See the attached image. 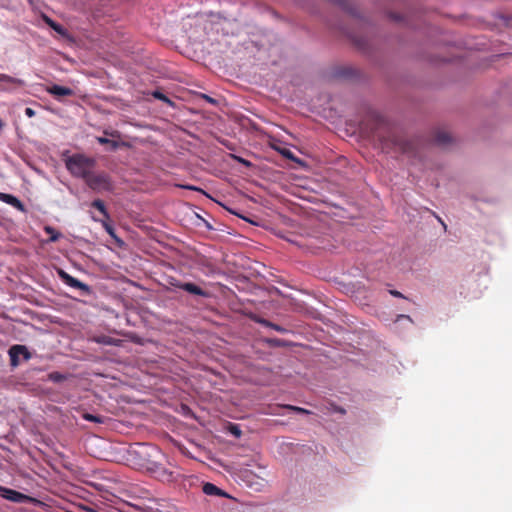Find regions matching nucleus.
<instances>
[{
	"label": "nucleus",
	"instance_id": "obj_1",
	"mask_svg": "<svg viewBox=\"0 0 512 512\" xmlns=\"http://www.w3.org/2000/svg\"><path fill=\"white\" fill-rule=\"evenodd\" d=\"M65 167L69 173L76 178L84 181L96 166V161L92 157H88L82 153H75L64 159Z\"/></svg>",
	"mask_w": 512,
	"mask_h": 512
},
{
	"label": "nucleus",
	"instance_id": "obj_2",
	"mask_svg": "<svg viewBox=\"0 0 512 512\" xmlns=\"http://www.w3.org/2000/svg\"><path fill=\"white\" fill-rule=\"evenodd\" d=\"M380 142L381 148L384 152H400L413 154L416 149V142L413 140H407L400 135L395 133H389L387 136H377Z\"/></svg>",
	"mask_w": 512,
	"mask_h": 512
},
{
	"label": "nucleus",
	"instance_id": "obj_3",
	"mask_svg": "<svg viewBox=\"0 0 512 512\" xmlns=\"http://www.w3.org/2000/svg\"><path fill=\"white\" fill-rule=\"evenodd\" d=\"M85 183L94 191H111L113 188L109 175L104 172L95 174L92 171L86 178Z\"/></svg>",
	"mask_w": 512,
	"mask_h": 512
},
{
	"label": "nucleus",
	"instance_id": "obj_4",
	"mask_svg": "<svg viewBox=\"0 0 512 512\" xmlns=\"http://www.w3.org/2000/svg\"><path fill=\"white\" fill-rule=\"evenodd\" d=\"M58 275L59 277L61 278V280L68 286L72 287V288H76V289H80L84 292H89L90 291V288L87 284L81 282L80 280L72 277L71 275H69L67 272H65L64 270H59L58 271Z\"/></svg>",
	"mask_w": 512,
	"mask_h": 512
},
{
	"label": "nucleus",
	"instance_id": "obj_5",
	"mask_svg": "<svg viewBox=\"0 0 512 512\" xmlns=\"http://www.w3.org/2000/svg\"><path fill=\"white\" fill-rule=\"evenodd\" d=\"M0 496L15 503H23L28 499L25 494L4 486H0Z\"/></svg>",
	"mask_w": 512,
	"mask_h": 512
},
{
	"label": "nucleus",
	"instance_id": "obj_6",
	"mask_svg": "<svg viewBox=\"0 0 512 512\" xmlns=\"http://www.w3.org/2000/svg\"><path fill=\"white\" fill-rule=\"evenodd\" d=\"M46 92L53 95L57 99H60L61 97L72 96L74 94L71 88L59 86L56 84L46 87Z\"/></svg>",
	"mask_w": 512,
	"mask_h": 512
},
{
	"label": "nucleus",
	"instance_id": "obj_7",
	"mask_svg": "<svg viewBox=\"0 0 512 512\" xmlns=\"http://www.w3.org/2000/svg\"><path fill=\"white\" fill-rule=\"evenodd\" d=\"M0 201L11 205L12 207L21 212L26 211L24 204L14 195L0 192Z\"/></svg>",
	"mask_w": 512,
	"mask_h": 512
},
{
	"label": "nucleus",
	"instance_id": "obj_8",
	"mask_svg": "<svg viewBox=\"0 0 512 512\" xmlns=\"http://www.w3.org/2000/svg\"><path fill=\"white\" fill-rule=\"evenodd\" d=\"M176 287L190 293L193 295L203 296L206 297L208 293L204 291L201 287L197 286L194 283L186 282V283H177L175 284Z\"/></svg>",
	"mask_w": 512,
	"mask_h": 512
},
{
	"label": "nucleus",
	"instance_id": "obj_9",
	"mask_svg": "<svg viewBox=\"0 0 512 512\" xmlns=\"http://www.w3.org/2000/svg\"><path fill=\"white\" fill-rule=\"evenodd\" d=\"M154 476L161 481H171L173 479L172 472L168 471L165 467L159 464H154L153 468H150Z\"/></svg>",
	"mask_w": 512,
	"mask_h": 512
},
{
	"label": "nucleus",
	"instance_id": "obj_10",
	"mask_svg": "<svg viewBox=\"0 0 512 512\" xmlns=\"http://www.w3.org/2000/svg\"><path fill=\"white\" fill-rule=\"evenodd\" d=\"M433 140L437 145L445 146L451 142L452 137L447 131L438 130L435 132Z\"/></svg>",
	"mask_w": 512,
	"mask_h": 512
},
{
	"label": "nucleus",
	"instance_id": "obj_11",
	"mask_svg": "<svg viewBox=\"0 0 512 512\" xmlns=\"http://www.w3.org/2000/svg\"><path fill=\"white\" fill-rule=\"evenodd\" d=\"M26 351V347L23 345H14L9 349L10 363L13 367L19 365L20 351Z\"/></svg>",
	"mask_w": 512,
	"mask_h": 512
},
{
	"label": "nucleus",
	"instance_id": "obj_12",
	"mask_svg": "<svg viewBox=\"0 0 512 512\" xmlns=\"http://www.w3.org/2000/svg\"><path fill=\"white\" fill-rule=\"evenodd\" d=\"M91 207L99 211V213L102 215L101 219L110 220V215L103 200L95 199L94 201H92Z\"/></svg>",
	"mask_w": 512,
	"mask_h": 512
},
{
	"label": "nucleus",
	"instance_id": "obj_13",
	"mask_svg": "<svg viewBox=\"0 0 512 512\" xmlns=\"http://www.w3.org/2000/svg\"><path fill=\"white\" fill-rule=\"evenodd\" d=\"M91 218L96 221V222H100L102 224V227L104 228V230L111 236L113 237L114 239H116L117 241H119V239L117 238L116 234H115V230L114 228L112 227V225L109 223V220H106V219H100L94 215H91Z\"/></svg>",
	"mask_w": 512,
	"mask_h": 512
},
{
	"label": "nucleus",
	"instance_id": "obj_14",
	"mask_svg": "<svg viewBox=\"0 0 512 512\" xmlns=\"http://www.w3.org/2000/svg\"><path fill=\"white\" fill-rule=\"evenodd\" d=\"M202 490L206 495H214V496L225 495V493L220 488H218L214 484L208 483V482L203 485Z\"/></svg>",
	"mask_w": 512,
	"mask_h": 512
},
{
	"label": "nucleus",
	"instance_id": "obj_15",
	"mask_svg": "<svg viewBox=\"0 0 512 512\" xmlns=\"http://www.w3.org/2000/svg\"><path fill=\"white\" fill-rule=\"evenodd\" d=\"M43 20L44 22L49 26L51 27L54 31H56L58 34L60 35H65L66 33V30L63 28V26H61L60 24L56 23L55 21H53L51 18H49L48 16L44 15L43 16Z\"/></svg>",
	"mask_w": 512,
	"mask_h": 512
},
{
	"label": "nucleus",
	"instance_id": "obj_16",
	"mask_svg": "<svg viewBox=\"0 0 512 512\" xmlns=\"http://www.w3.org/2000/svg\"><path fill=\"white\" fill-rule=\"evenodd\" d=\"M0 82H6V83L13 84L16 86H23L25 84L23 80L14 78L7 74H0Z\"/></svg>",
	"mask_w": 512,
	"mask_h": 512
},
{
	"label": "nucleus",
	"instance_id": "obj_17",
	"mask_svg": "<svg viewBox=\"0 0 512 512\" xmlns=\"http://www.w3.org/2000/svg\"><path fill=\"white\" fill-rule=\"evenodd\" d=\"M82 418L87 420V421H90V422H95V423H104V418L102 416H99V415H93V414H90V413H83L82 414Z\"/></svg>",
	"mask_w": 512,
	"mask_h": 512
},
{
	"label": "nucleus",
	"instance_id": "obj_18",
	"mask_svg": "<svg viewBox=\"0 0 512 512\" xmlns=\"http://www.w3.org/2000/svg\"><path fill=\"white\" fill-rule=\"evenodd\" d=\"M97 141H98V143H100L102 145H110L112 150H116L119 147L118 142H116L114 140H110L105 137H97Z\"/></svg>",
	"mask_w": 512,
	"mask_h": 512
},
{
	"label": "nucleus",
	"instance_id": "obj_19",
	"mask_svg": "<svg viewBox=\"0 0 512 512\" xmlns=\"http://www.w3.org/2000/svg\"><path fill=\"white\" fill-rule=\"evenodd\" d=\"M259 323H261L262 325H264V326H266V327L272 328V329H274V330H275V331H277V332H281V333H283V332H285V331H286V329H285V328H283V327H281V326H279V325H277V324H275V323H272V322H270V321H268V320H265V319H261V320H259Z\"/></svg>",
	"mask_w": 512,
	"mask_h": 512
},
{
	"label": "nucleus",
	"instance_id": "obj_20",
	"mask_svg": "<svg viewBox=\"0 0 512 512\" xmlns=\"http://www.w3.org/2000/svg\"><path fill=\"white\" fill-rule=\"evenodd\" d=\"M95 341L99 344H104V345H115L116 344V340H114L113 338H111L109 336H105V335L95 338Z\"/></svg>",
	"mask_w": 512,
	"mask_h": 512
},
{
	"label": "nucleus",
	"instance_id": "obj_21",
	"mask_svg": "<svg viewBox=\"0 0 512 512\" xmlns=\"http://www.w3.org/2000/svg\"><path fill=\"white\" fill-rule=\"evenodd\" d=\"M45 232L50 235V240L53 242L57 241L60 237V233L50 226L45 227Z\"/></svg>",
	"mask_w": 512,
	"mask_h": 512
},
{
	"label": "nucleus",
	"instance_id": "obj_22",
	"mask_svg": "<svg viewBox=\"0 0 512 512\" xmlns=\"http://www.w3.org/2000/svg\"><path fill=\"white\" fill-rule=\"evenodd\" d=\"M48 378L49 380L58 383L64 381L66 379V376L59 372H52L49 374Z\"/></svg>",
	"mask_w": 512,
	"mask_h": 512
},
{
	"label": "nucleus",
	"instance_id": "obj_23",
	"mask_svg": "<svg viewBox=\"0 0 512 512\" xmlns=\"http://www.w3.org/2000/svg\"><path fill=\"white\" fill-rule=\"evenodd\" d=\"M228 431L237 438H239L242 435L241 429L236 424L230 423L228 426Z\"/></svg>",
	"mask_w": 512,
	"mask_h": 512
},
{
	"label": "nucleus",
	"instance_id": "obj_24",
	"mask_svg": "<svg viewBox=\"0 0 512 512\" xmlns=\"http://www.w3.org/2000/svg\"><path fill=\"white\" fill-rule=\"evenodd\" d=\"M286 409H289L291 411H294L296 413H300V414H310V411L309 410H306L302 407H298V406H293V405H285L284 406Z\"/></svg>",
	"mask_w": 512,
	"mask_h": 512
},
{
	"label": "nucleus",
	"instance_id": "obj_25",
	"mask_svg": "<svg viewBox=\"0 0 512 512\" xmlns=\"http://www.w3.org/2000/svg\"><path fill=\"white\" fill-rule=\"evenodd\" d=\"M153 96L156 98V99H159V100H162L164 102H167V103H170V100L168 99V97L166 95H164L162 92H159V91H155L153 93Z\"/></svg>",
	"mask_w": 512,
	"mask_h": 512
},
{
	"label": "nucleus",
	"instance_id": "obj_26",
	"mask_svg": "<svg viewBox=\"0 0 512 512\" xmlns=\"http://www.w3.org/2000/svg\"><path fill=\"white\" fill-rule=\"evenodd\" d=\"M268 343L272 346H283L284 345V341L281 340V339H269L268 340Z\"/></svg>",
	"mask_w": 512,
	"mask_h": 512
},
{
	"label": "nucleus",
	"instance_id": "obj_27",
	"mask_svg": "<svg viewBox=\"0 0 512 512\" xmlns=\"http://www.w3.org/2000/svg\"><path fill=\"white\" fill-rule=\"evenodd\" d=\"M280 153L288 159L293 158V153L289 149L284 148L283 150L280 151Z\"/></svg>",
	"mask_w": 512,
	"mask_h": 512
},
{
	"label": "nucleus",
	"instance_id": "obj_28",
	"mask_svg": "<svg viewBox=\"0 0 512 512\" xmlns=\"http://www.w3.org/2000/svg\"><path fill=\"white\" fill-rule=\"evenodd\" d=\"M35 114H36V112H35L32 108L27 107V108L25 109V115H26L27 117H29V118L34 117V116H35Z\"/></svg>",
	"mask_w": 512,
	"mask_h": 512
},
{
	"label": "nucleus",
	"instance_id": "obj_29",
	"mask_svg": "<svg viewBox=\"0 0 512 512\" xmlns=\"http://www.w3.org/2000/svg\"><path fill=\"white\" fill-rule=\"evenodd\" d=\"M234 158H235L238 162L242 163L243 165H245V166H247V167L251 166V163H250L248 160H245V159H243V158H241V157H237V156H234Z\"/></svg>",
	"mask_w": 512,
	"mask_h": 512
},
{
	"label": "nucleus",
	"instance_id": "obj_30",
	"mask_svg": "<svg viewBox=\"0 0 512 512\" xmlns=\"http://www.w3.org/2000/svg\"><path fill=\"white\" fill-rule=\"evenodd\" d=\"M389 293L394 297L405 298V296L397 290H389Z\"/></svg>",
	"mask_w": 512,
	"mask_h": 512
},
{
	"label": "nucleus",
	"instance_id": "obj_31",
	"mask_svg": "<svg viewBox=\"0 0 512 512\" xmlns=\"http://www.w3.org/2000/svg\"><path fill=\"white\" fill-rule=\"evenodd\" d=\"M20 355H22L25 360H29L31 358V354L27 348H26V351L21 350Z\"/></svg>",
	"mask_w": 512,
	"mask_h": 512
},
{
	"label": "nucleus",
	"instance_id": "obj_32",
	"mask_svg": "<svg viewBox=\"0 0 512 512\" xmlns=\"http://www.w3.org/2000/svg\"><path fill=\"white\" fill-rule=\"evenodd\" d=\"M183 188L185 189H189V190H194V191H200L202 192V189L198 188V187H195V186H192V185H186V186H182Z\"/></svg>",
	"mask_w": 512,
	"mask_h": 512
},
{
	"label": "nucleus",
	"instance_id": "obj_33",
	"mask_svg": "<svg viewBox=\"0 0 512 512\" xmlns=\"http://www.w3.org/2000/svg\"><path fill=\"white\" fill-rule=\"evenodd\" d=\"M398 319H407L409 321H412V319L409 315H398Z\"/></svg>",
	"mask_w": 512,
	"mask_h": 512
},
{
	"label": "nucleus",
	"instance_id": "obj_34",
	"mask_svg": "<svg viewBox=\"0 0 512 512\" xmlns=\"http://www.w3.org/2000/svg\"><path fill=\"white\" fill-rule=\"evenodd\" d=\"M203 98H205L210 103H215V100L213 98H211L210 96L203 95Z\"/></svg>",
	"mask_w": 512,
	"mask_h": 512
}]
</instances>
